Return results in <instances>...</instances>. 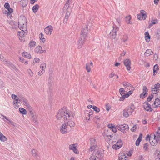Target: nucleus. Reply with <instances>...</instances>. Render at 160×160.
I'll return each mask as SVG.
<instances>
[{
    "label": "nucleus",
    "instance_id": "nucleus-1",
    "mask_svg": "<svg viewBox=\"0 0 160 160\" xmlns=\"http://www.w3.org/2000/svg\"><path fill=\"white\" fill-rule=\"evenodd\" d=\"M92 26V23L88 22L82 28L80 36L77 42L78 49L82 48L85 42L86 41L88 37V30L90 29Z\"/></svg>",
    "mask_w": 160,
    "mask_h": 160
},
{
    "label": "nucleus",
    "instance_id": "nucleus-2",
    "mask_svg": "<svg viewBox=\"0 0 160 160\" xmlns=\"http://www.w3.org/2000/svg\"><path fill=\"white\" fill-rule=\"evenodd\" d=\"M73 116L72 112L66 107H63L59 110L56 115V117L58 119H60L63 118L64 122L70 120Z\"/></svg>",
    "mask_w": 160,
    "mask_h": 160
},
{
    "label": "nucleus",
    "instance_id": "nucleus-3",
    "mask_svg": "<svg viewBox=\"0 0 160 160\" xmlns=\"http://www.w3.org/2000/svg\"><path fill=\"white\" fill-rule=\"evenodd\" d=\"M151 136L153 137V139L150 142L152 146H155L158 143H160V133L158 132H154L151 134Z\"/></svg>",
    "mask_w": 160,
    "mask_h": 160
},
{
    "label": "nucleus",
    "instance_id": "nucleus-4",
    "mask_svg": "<svg viewBox=\"0 0 160 160\" xmlns=\"http://www.w3.org/2000/svg\"><path fill=\"white\" fill-rule=\"evenodd\" d=\"M103 154L99 151H95L92 154L89 160H100L101 157L102 156Z\"/></svg>",
    "mask_w": 160,
    "mask_h": 160
},
{
    "label": "nucleus",
    "instance_id": "nucleus-5",
    "mask_svg": "<svg viewBox=\"0 0 160 160\" xmlns=\"http://www.w3.org/2000/svg\"><path fill=\"white\" fill-rule=\"evenodd\" d=\"M103 154L99 151H95L92 154L89 160H100L101 157L102 156Z\"/></svg>",
    "mask_w": 160,
    "mask_h": 160
},
{
    "label": "nucleus",
    "instance_id": "nucleus-6",
    "mask_svg": "<svg viewBox=\"0 0 160 160\" xmlns=\"http://www.w3.org/2000/svg\"><path fill=\"white\" fill-rule=\"evenodd\" d=\"M117 128L119 130H120L121 132L124 133L126 132V131H128L129 129V127L127 124L118 125L116 126Z\"/></svg>",
    "mask_w": 160,
    "mask_h": 160
},
{
    "label": "nucleus",
    "instance_id": "nucleus-7",
    "mask_svg": "<svg viewBox=\"0 0 160 160\" xmlns=\"http://www.w3.org/2000/svg\"><path fill=\"white\" fill-rule=\"evenodd\" d=\"M119 28L116 26L114 27H113V29L111 31L110 33V38L112 39H114L117 36L116 33L119 30Z\"/></svg>",
    "mask_w": 160,
    "mask_h": 160
},
{
    "label": "nucleus",
    "instance_id": "nucleus-8",
    "mask_svg": "<svg viewBox=\"0 0 160 160\" xmlns=\"http://www.w3.org/2000/svg\"><path fill=\"white\" fill-rule=\"evenodd\" d=\"M143 107L144 109L148 112H152L153 111L151 105L147 102H145L143 103Z\"/></svg>",
    "mask_w": 160,
    "mask_h": 160
},
{
    "label": "nucleus",
    "instance_id": "nucleus-9",
    "mask_svg": "<svg viewBox=\"0 0 160 160\" xmlns=\"http://www.w3.org/2000/svg\"><path fill=\"white\" fill-rule=\"evenodd\" d=\"M68 127L67 126V122L62 125L60 129V132L61 133L63 134L66 133L68 132L67 130Z\"/></svg>",
    "mask_w": 160,
    "mask_h": 160
},
{
    "label": "nucleus",
    "instance_id": "nucleus-10",
    "mask_svg": "<svg viewBox=\"0 0 160 160\" xmlns=\"http://www.w3.org/2000/svg\"><path fill=\"white\" fill-rule=\"evenodd\" d=\"M143 92L140 95V97L141 98L143 99L148 95V89L147 87L145 86H144L142 89Z\"/></svg>",
    "mask_w": 160,
    "mask_h": 160
},
{
    "label": "nucleus",
    "instance_id": "nucleus-11",
    "mask_svg": "<svg viewBox=\"0 0 160 160\" xmlns=\"http://www.w3.org/2000/svg\"><path fill=\"white\" fill-rule=\"evenodd\" d=\"M160 84L158 83L154 85V87L152 89V92L153 94H157L160 90Z\"/></svg>",
    "mask_w": 160,
    "mask_h": 160
},
{
    "label": "nucleus",
    "instance_id": "nucleus-12",
    "mask_svg": "<svg viewBox=\"0 0 160 160\" xmlns=\"http://www.w3.org/2000/svg\"><path fill=\"white\" fill-rule=\"evenodd\" d=\"M122 141L121 140L117 141V143L112 146V148L114 149H118L120 148L122 146Z\"/></svg>",
    "mask_w": 160,
    "mask_h": 160
},
{
    "label": "nucleus",
    "instance_id": "nucleus-13",
    "mask_svg": "<svg viewBox=\"0 0 160 160\" xmlns=\"http://www.w3.org/2000/svg\"><path fill=\"white\" fill-rule=\"evenodd\" d=\"M53 30V28L51 25L48 26L44 30V32L48 35H50Z\"/></svg>",
    "mask_w": 160,
    "mask_h": 160
},
{
    "label": "nucleus",
    "instance_id": "nucleus-14",
    "mask_svg": "<svg viewBox=\"0 0 160 160\" xmlns=\"http://www.w3.org/2000/svg\"><path fill=\"white\" fill-rule=\"evenodd\" d=\"M124 64L126 67L128 71H129L131 69V62L129 59H126L124 60Z\"/></svg>",
    "mask_w": 160,
    "mask_h": 160
},
{
    "label": "nucleus",
    "instance_id": "nucleus-15",
    "mask_svg": "<svg viewBox=\"0 0 160 160\" xmlns=\"http://www.w3.org/2000/svg\"><path fill=\"white\" fill-rule=\"evenodd\" d=\"M125 109L128 112L129 114L131 115L135 109V107L134 105L132 104L130 106L127 107Z\"/></svg>",
    "mask_w": 160,
    "mask_h": 160
},
{
    "label": "nucleus",
    "instance_id": "nucleus-16",
    "mask_svg": "<svg viewBox=\"0 0 160 160\" xmlns=\"http://www.w3.org/2000/svg\"><path fill=\"white\" fill-rule=\"evenodd\" d=\"M25 23L26 21L25 20H23L21 18L18 19V25L20 29H23L24 27L26 26V25L25 24Z\"/></svg>",
    "mask_w": 160,
    "mask_h": 160
},
{
    "label": "nucleus",
    "instance_id": "nucleus-17",
    "mask_svg": "<svg viewBox=\"0 0 160 160\" xmlns=\"http://www.w3.org/2000/svg\"><path fill=\"white\" fill-rule=\"evenodd\" d=\"M19 101H22L23 104L26 106L28 108H30L31 107L29 105L28 100L24 98H22L19 99Z\"/></svg>",
    "mask_w": 160,
    "mask_h": 160
},
{
    "label": "nucleus",
    "instance_id": "nucleus-18",
    "mask_svg": "<svg viewBox=\"0 0 160 160\" xmlns=\"http://www.w3.org/2000/svg\"><path fill=\"white\" fill-rule=\"evenodd\" d=\"M122 85L126 88L128 89L129 88V90H134L135 89L128 82H123L122 83Z\"/></svg>",
    "mask_w": 160,
    "mask_h": 160
},
{
    "label": "nucleus",
    "instance_id": "nucleus-19",
    "mask_svg": "<svg viewBox=\"0 0 160 160\" xmlns=\"http://www.w3.org/2000/svg\"><path fill=\"white\" fill-rule=\"evenodd\" d=\"M75 144H73L70 145L69 146V148L70 150H72L73 152L76 154L79 153V151L76 148V146H75Z\"/></svg>",
    "mask_w": 160,
    "mask_h": 160
},
{
    "label": "nucleus",
    "instance_id": "nucleus-20",
    "mask_svg": "<svg viewBox=\"0 0 160 160\" xmlns=\"http://www.w3.org/2000/svg\"><path fill=\"white\" fill-rule=\"evenodd\" d=\"M152 105L154 108L160 107V98H158L156 99Z\"/></svg>",
    "mask_w": 160,
    "mask_h": 160
},
{
    "label": "nucleus",
    "instance_id": "nucleus-21",
    "mask_svg": "<svg viewBox=\"0 0 160 160\" xmlns=\"http://www.w3.org/2000/svg\"><path fill=\"white\" fill-rule=\"evenodd\" d=\"M72 0H67L63 8V11H64L65 10H67L69 9V8L70 3Z\"/></svg>",
    "mask_w": 160,
    "mask_h": 160
},
{
    "label": "nucleus",
    "instance_id": "nucleus-22",
    "mask_svg": "<svg viewBox=\"0 0 160 160\" xmlns=\"http://www.w3.org/2000/svg\"><path fill=\"white\" fill-rule=\"evenodd\" d=\"M118 159L119 160H127V158L124 153H122L119 154Z\"/></svg>",
    "mask_w": 160,
    "mask_h": 160
},
{
    "label": "nucleus",
    "instance_id": "nucleus-23",
    "mask_svg": "<svg viewBox=\"0 0 160 160\" xmlns=\"http://www.w3.org/2000/svg\"><path fill=\"white\" fill-rule=\"evenodd\" d=\"M18 35L19 40L22 42L24 41V35L23 32H18Z\"/></svg>",
    "mask_w": 160,
    "mask_h": 160
},
{
    "label": "nucleus",
    "instance_id": "nucleus-24",
    "mask_svg": "<svg viewBox=\"0 0 160 160\" xmlns=\"http://www.w3.org/2000/svg\"><path fill=\"white\" fill-rule=\"evenodd\" d=\"M32 154V155L34 157H36L37 159H40V156L37 153L36 150L35 149H33L31 151Z\"/></svg>",
    "mask_w": 160,
    "mask_h": 160
},
{
    "label": "nucleus",
    "instance_id": "nucleus-25",
    "mask_svg": "<svg viewBox=\"0 0 160 160\" xmlns=\"http://www.w3.org/2000/svg\"><path fill=\"white\" fill-rule=\"evenodd\" d=\"M142 133H140L139 136V137L137 140L135 142V144L136 146H138L140 142L142 141Z\"/></svg>",
    "mask_w": 160,
    "mask_h": 160
},
{
    "label": "nucleus",
    "instance_id": "nucleus-26",
    "mask_svg": "<svg viewBox=\"0 0 160 160\" xmlns=\"http://www.w3.org/2000/svg\"><path fill=\"white\" fill-rule=\"evenodd\" d=\"M153 52L152 51L151 49H148L144 53V54L145 56L148 57L150 56V55L153 54Z\"/></svg>",
    "mask_w": 160,
    "mask_h": 160
},
{
    "label": "nucleus",
    "instance_id": "nucleus-27",
    "mask_svg": "<svg viewBox=\"0 0 160 160\" xmlns=\"http://www.w3.org/2000/svg\"><path fill=\"white\" fill-rule=\"evenodd\" d=\"M22 54L23 56L27 58L30 59L32 58L31 55L28 52H23L22 53Z\"/></svg>",
    "mask_w": 160,
    "mask_h": 160
},
{
    "label": "nucleus",
    "instance_id": "nucleus-28",
    "mask_svg": "<svg viewBox=\"0 0 160 160\" xmlns=\"http://www.w3.org/2000/svg\"><path fill=\"white\" fill-rule=\"evenodd\" d=\"M145 38L147 42H149L150 41V36L148 32H145Z\"/></svg>",
    "mask_w": 160,
    "mask_h": 160
},
{
    "label": "nucleus",
    "instance_id": "nucleus-29",
    "mask_svg": "<svg viewBox=\"0 0 160 160\" xmlns=\"http://www.w3.org/2000/svg\"><path fill=\"white\" fill-rule=\"evenodd\" d=\"M159 70V68L158 64H156L154 65L153 68V75L155 76V73H157L158 71Z\"/></svg>",
    "mask_w": 160,
    "mask_h": 160
},
{
    "label": "nucleus",
    "instance_id": "nucleus-30",
    "mask_svg": "<svg viewBox=\"0 0 160 160\" xmlns=\"http://www.w3.org/2000/svg\"><path fill=\"white\" fill-rule=\"evenodd\" d=\"M12 98L13 99H14L16 101L15 102H14V104L20 103V102H18L19 100L17 95L12 94Z\"/></svg>",
    "mask_w": 160,
    "mask_h": 160
},
{
    "label": "nucleus",
    "instance_id": "nucleus-31",
    "mask_svg": "<svg viewBox=\"0 0 160 160\" xmlns=\"http://www.w3.org/2000/svg\"><path fill=\"white\" fill-rule=\"evenodd\" d=\"M63 11L66 12L65 18H68L69 17V16L70 14V13L71 12V9H69H69L67 10H65Z\"/></svg>",
    "mask_w": 160,
    "mask_h": 160
},
{
    "label": "nucleus",
    "instance_id": "nucleus-32",
    "mask_svg": "<svg viewBox=\"0 0 160 160\" xmlns=\"http://www.w3.org/2000/svg\"><path fill=\"white\" fill-rule=\"evenodd\" d=\"M39 6L38 5V4H36L35 5L33 6L32 8V9L33 12L34 13H35L36 12H37L38 11V10L39 9Z\"/></svg>",
    "mask_w": 160,
    "mask_h": 160
},
{
    "label": "nucleus",
    "instance_id": "nucleus-33",
    "mask_svg": "<svg viewBox=\"0 0 160 160\" xmlns=\"http://www.w3.org/2000/svg\"><path fill=\"white\" fill-rule=\"evenodd\" d=\"M6 140V137L3 135L2 132H0V140L2 142H4Z\"/></svg>",
    "mask_w": 160,
    "mask_h": 160
},
{
    "label": "nucleus",
    "instance_id": "nucleus-34",
    "mask_svg": "<svg viewBox=\"0 0 160 160\" xmlns=\"http://www.w3.org/2000/svg\"><path fill=\"white\" fill-rule=\"evenodd\" d=\"M140 13L142 17V18H143L144 20L147 17L146 12L144 10H142L140 11Z\"/></svg>",
    "mask_w": 160,
    "mask_h": 160
},
{
    "label": "nucleus",
    "instance_id": "nucleus-35",
    "mask_svg": "<svg viewBox=\"0 0 160 160\" xmlns=\"http://www.w3.org/2000/svg\"><path fill=\"white\" fill-rule=\"evenodd\" d=\"M19 110L20 112L23 115H25L27 114L26 110L22 108H20Z\"/></svg>",
    "mask_w": 160,
    "mask_h": 160
},
{
    "label": "nucleus",
    "instance_id": "nucleus-36",
    "mask_svg": "<svg viewBox=\"0 0 160 160\" xmlns=\"http://www.w3.org/2000/svg\"><path fill=\"white\" fill-rule=\"evenodd\" d=\"M91 145L97 146L96 139L94 138H92L90 139Z\"/></svg>",
    "mask_w": 160,
    "mask_h": 160
},
{
    "label": "nucleus",
    "instance_id": "nucleus-37",
    "mask_svg": "<svg viewBox=\"0 0 160 160\" xmlns=\"http://www.w3.org/2000/svg\"><path fill=\"white\" fill-rule=\"evenodd\" d=\"M22 6L23 7H26L28 4V2L27 0H22L21 1Z\"/></svg>",
    "mask_w": 160,
    "mask_h": 160
},
{
    "label": "nucleus",
    "instance_id": "nucleus-38",
    "mask_svg": "<svg viewBox=\"0 0 160 160\" xmlns=\"http://www.w3.org/2000/svg\"><path fill=\"white\" fill-rule=\"evenodd\" d=\"M42 47L41 46H38L34 50L35 52L37 53H40Z\"/></svg>",
    "mask_w": 160,
    "mask_h": 160
},
{
    "label": "nucleus",
    "instance_id": "nucleus-39",
    "mask_svg": "<svg viewBox=\"0 0 160 160\" xmlns=\"http://www.w3.org/2000/svg\"><path fill=\"white\" fill-rule=\"evenodd\" d=\"M158 20L157 19L153 20L151 21V22L149 23V27L152 26L154 24L157 23Z\"/></svg>",
    "mask_w": 160,
    "mask_h": 160
},
{
    "label": "nucleus",
    "instance_id": "nucleus-40",
    "mask_svg": "<svg viewBox=\"0 0 160 160\" xmlns=\"http://www.w3.org/2000/svg\"><path fill=\"white\" fill-rule=\"evenodd\" d=\"M46 68V64L44 62L42 63L40 65V68L41 70L45 72V70Z\"/></svg>",
    "mask_w": 160,
    "mask_h": 160
},
{
    "label": "nucleus",
    "instance_id": "nucleus-41",
    "mask_svg": "<svg viewBox=\"0 0 160 160\" xmlns=\"http://www.w3.org/2000/svg\"><path fill=\"white\" fill-rule=\"evenodd\" d=\"M39 38L40 40H42L43 43H44L46 41L45 39L44 38L43 34L41 33L39 35Z\"/></svg>",
    "mask_w": 160,
    "mask_h": 160
},
{
    "label": "nucleus",
    "instance_id": "nucleus-42",
    "mask_svg": "<svg viewBox=\"0 0 160 160\" xmlns=\"http://www.w3.org/2000/svg\"><path fill=\"white\" fill-rule=\"evenodd\" d=\"M32 120L33 121V122L35 124H37L38 123V122L37 120V117L35 116L33 117H31Z\"/></svg>",
    "mask_w": 160,
    "mask_h": 160
},
{
    "label": "nucleus",
    "instance_id": "nucleus-43",
    "mask_svg": "<svg viewBox=\"0 0 160 160\" xmlns=\"http://www.w3.org/2000/svg\"><path fill=\"white\" fill-rule=\"evenodd\" d=\"M67 126H69L71 127H73L75 125L74 122L72 121H70L67 122Z\"/></svg>",
    "mask_w": 160,
    "mask_h": 160
},
{
    "label": "nucleus",
    "instance_id": "nucleus-44",
    "mask_svg": "<svg viewBox=\"0 0 160 160\" xmlns=\"http://www.w3.org/2000/svg\"><path fill=\"white\" fill-rule=\"evenodd\" d=\"M0 118L3 119L4 121L6 122L7 120H8L7 117L4 116L3 115L0 113Z\"/></svg>",
    "mask_w": 160,
    "mask_h": 160
},
{
    "label": "nucleus",
    "instance_id": "nucleus-45",
    "mask_svg": "<svg viewBox=\"0 0 160 160\" xmlns=\"http://www.w3.org/2000/svg\"><path fill=\"white\" fill-rule=\"evenodd\" d=\"M123 115L125 117L127 118L130 115L129 114L128 112L127 111V110L125 109H124L123 111Z\"/></svg>",
    "mask_w": 160,
    "mask_h": 160
},
{
    "label": "nucleus",
    "instance_id": "nucleus-46",
    "mask_svg": "<svg viewBox=\"0 0 160 160\" xmlns=\"http://www.w3.org/2000/svg\"><path fill=\"white\" fill-rule=\"evenodd\" d=\"M89 111H90V110ZM88 117L87 118V119H88V120H89L90 119V118L92 117L93 114V111L91 110V111H89V113H88Z\"/></svg>",
    "mask_w": 160,
    "mask_h": 160
},
{
    "label": "nucleus",
    "instance_id": "nucleus-47",
    "mask_svg": "<svg viewBox=\"0 0 160 160\" xmlns=\"http://www.w3.org/2000/svg\"><path fill=\"white\" fill-rule=\"evenodd\" d=\"M131 18L130 15H129L128 16H127L126 17L125 21L128 24L130 23V20H131Z\"/></svg>",
    "mask_w": 160,
    "mask_h": 160
},
{
    "label": "nucleus",
    "instance_id": "nucleus-48",
    "mask_svg": "<svg viewBox=\"0 0 160 160\" xmlns=\"http://www.w3.org/2000/svg\"><path fill=\"white\" fill-rule=\"evenodd\" d=\"M86 68L88 72H89L91 70L90 66L89 65V63H87L86 64Z\"/></svg>",
    "mask_w": 160,
    "mask_h": 160
},
{
    "label": "nucleus",
    "instance_id": "nucleus-49",
    "mask_svg": "<svg viewBox=\"0 0 160 160\" xmlns=\"http://www.w3.org/2000/svg\"><path fill=\"white\" fill-rule=\"evenodd\" d=\"M152 137L151 136V134L150 135L148 134L146 136V140L147 141L149 140V141H151L153 139Z\"/></svg>",
    "mask_w": 160,
    "mask_h": 160
},
{
    "label": "nucleus",
    "instance_id": "nucleus-50",
    "mask_svg": "<svg viewBox=\"0 0 160 160\" xmlns=\"http://www.w3.org/2000/svg\"><path fill=\"white\" fill-rule=\"evenodd\" d=\"M2 62L4 64L8 66L11 62L7 60L6 59H4Z\"/></svg>",
    "mask_w": 160,
    "mask_h": 160
},
{
    "label": "nucleus",
    "instance_id": "nucleus-51",
    "mask_svg": "<svg viewBox=\"0 0 160 160\" xmlns=\"http://www.w3.org/2000/svg\"><path fill=\"white\" fill-rule=\"evenodd\" d=\"M36 44L35 42L31 41L29 44V46L30 48L33 47Z\"/></svg>",
    "mask_w": 160,
    "mask_h": 160
},
{
    "label": "nucleus",
    "instance_id": "nucleus-52",
    "mask_svg": "<svg viewBox=\"0 0 160 160\" xmlns=\"http://www.w3.org/2000/svg\"><path fill=\"white\" fill-rule=\"evenodd\" d=\"M30 116L31 117H33L35 116L34 114V112L32 110L31 108H28Z\"/></svg>",
    "mask_w": 160,
    "mask_h": 160
},
{
    "label": "nucleus",
    "instance_id": "nucleus-53",
    "mask_svg": "<svg viewBox=\"0 0 160 160\" xmlns=\"http://www.w3.org/2000/svg\"><path fill=\"white\" fill-rule=\"evenodd\" d=\"M131 90L130 91H129V92H128L127 93H126V94H124V95H125V96L127 98L132 93L133 90Z\"/></svg>",
    "mask_w": 160,
    "mask_h": 160
},
{
    "label": "nucleus",
    "instance_id": "nucleus-54",
    "mask_svg": "<svg viewBox=\"0 0 160 160\" xmlns=\"http://www.w3.org/2000/svg\"><path fill=\"white\" fill-rule=\"evenodd\" d=\"M92 109L97 112H99L100 111V109L95 106H93Z\"/></svg>",
    "mask_w": 160,
    "mask_h": 160
},
{
    "label": "nucleus",
    "instance_id": "nucleus-55",
    "mask_svg": "<svg viewBox=\"0 0 160 160\" xmlns=\"http://www.w3.org/2000/svg\"><path fill=\"white\" fill-rule=\"evenodd\" d=\"M27 71L28 73L31 77L33 76V73L30 69H28Z\"/></svg>",
    "mask_w": 160,
    "mask_h": 160
},
{
    "label": "nucleus",
    "instance_id": "nucleus-56",
    "mask_svg": "<svg viewBox=\"0 0 160 160\" xmlns=\"http://www.w3.org/2000/svg\"><path fill=\"white\" fill-rule=\"evenodd\" d=\"M6 122H7L9 124H11L13 126H15L14 123L10 120H9L8 119V120H7Z\"/></svg>",
    "mask_w": 160,
    "mask_h": 160
},
{
    "label": "nucleus",
    "instance_id": "nucleus-57",
    "mask_svg": "<svg viewBox=\"0 0 160 160\" xmlns=\"http://www.w3.org/2000/svg\"><path fill=\"white\" fill-rule=\"evenodd\" d=\"M153 97V95L152 94L151 96H148V97L147 98V101L149 102H150L152 99Z\"/></svg>",
    "mask_w": 160,
    "mask_h": 160
},
{
    "label": "nucleus",
    "instance_id": "nucleus-58",
    "mask_svg": "<svg viewBox=\"0 0 160 160\" xmlns=\"http://www.w3.org/2000/svg\"><path fill=\"white\" fill-rule=\"evenodd\" d=\"M103 135L104 138L108 137V138L109 139H110V138H112L111 135H107L105 133V132L103 134Z\"/></svg>",
    "mask_w": 160,
    "mask_h": 160
},
{
    "label": "nucleus",
    "instance_id": "nucleus-59",
    "mask_svg": "<svg viewBox=\"0 0 160 160\" xmlns=\"http://www.w3.org/2000/svg\"><path fill=\"white\" fill-rule=\"evenodd\" d=\"M119 92L121 95H123L124 92H125L124 89L123 88H120L119 90Z\"/></svg>",
    "mask_w": 160,
    "mask_h": 160
},
{
    "label": "nucleus",
    "instance_id": "nucleus-60",
    "mask_svg": "<svg viewBox=\"0 0 160 160\" xmlns=\"http://www.w3.org/2000/svg\"><path fill=\"white\" fill-rule=\"evenodd\" d=\"M148 144L147 143H145L144 144L143 146V149L146 151L148 150Z\"/></svg>",
    "mask_w": 160,
    "mask_h": 160
},
{
    "label": "nucleus",
    "instance_id": "nucleus-61",
    "mask_svg": "<svg viewBox=\"0 0 160 160\" xmlns=\"http://www.w3.org/2000/svg\"><path fill=\"white\" fill-rule=\"evenodd\" d=\"M96 146H95L93 145H91V147L89 148V150L90 151H92L93 150L95 149L96 148Z\"/></svg>",
    "mask_w": 160,
    "mask_h": 160
},
{
    "label": "nucleus",
    "instance_id": "nucleus-62",
    "mask_svg": "<svg viewBox=\"0 0 160 160\" xmlns=\"http://www.w3.org/2000/svg\"><path fill=\"white\" fill-rule=\"evenodd\" d=\"M8 67H9L10 68L12 69H14L15 68V66L11 62H10V64Z\"/></svg>",
    "mask_w": 160,
    "mask_h": 160
},
{
    "label": "nucleus",
    "instance_id": "nucleus-63",
    "mask_svg": "<svg viewBox=\"0 0 160 160\" xmlns=\"http://www.w3.org/2000/svg\"><path fill=\"white\" fill-rule=\"evenodd\" d=\"M106 109L108 111H109L111 108V106L109 104H107L106 105Z\"/></svg>",
    "mask_w": 160,
    "mask_h": 160
},
{
    "label": "nucleus",
    "instance_id": "nucleus-64",
    "mask_svg": "<svg viewBox=\"0 0 160 160\" xmlns=\"http://www.w3.org/2000/svg\"><path fill=\"white\" fill-rule=\"evenodd\" d=\"M156 160H160V153L158 154L156 157Z\"/></svg>",
    "mask_w": 160,
    "mask_h": 160
}]
</instances>
